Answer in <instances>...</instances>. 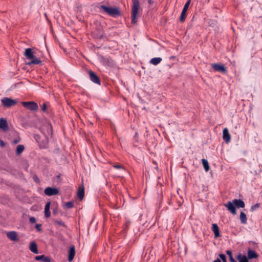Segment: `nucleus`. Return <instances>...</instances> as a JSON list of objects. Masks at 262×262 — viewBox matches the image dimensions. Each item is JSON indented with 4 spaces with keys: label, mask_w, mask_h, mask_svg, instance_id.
Here are the masks:
<instances>
[{
    "label": "nucleus",
    "mask_w": 262,
    "mask_h": 262,
    "mask_svg": "<svg viewBox=\"0 0 262 262\" xmlns=\"http://www.w3.org/2000/svg\"><path fill=\"white\" fill-rule=\"evenodd\" d=\"M224 206L233 215L236 214V207L238 208H244L245 204L244 202L241 199H234L232 202L228 201L224 204Z\"/></svg>",
    "instance_id": "f257e3e1"
},
{
    "label": "nucleus",
    "mask_w": 262,
    "mask_h": 262,
    "mask_svg": "<svg viewBox=\"0 0 262 262\" xmlns=\"http://www.w3.org/2000/svg\"><path fill=\"white\" fill-rule=\"evenodd\" d=\"M99 8L113 17H117L121 15V12L118 8H113L105 5H101Z\"/></svg>",
    "instance_id": "f03ea898"
},
{
    "label": "nucleus",
    "mask_w": 262,
    "mask_h": 262,
    "mask_svg": "<svg viewBox=\"0 0 262 262\" xmlns=\"http://www.w3.org/2000/svg\"><path fill=\"white\" fill-rule=\"evenodd\" d=\"M139 0H133V6L132 8V23L135 24L137 22V14L139 9Z\"/></svg>",
    "instance_id": "7ed1b4c3"
},
{
    "label": "nucleus",
    "mask_w": 262,
    "mask_h": 262,
    "mask_svg": "<svg viewBox=\"0 0 262 262\" xmlns=\"http://www.w3.org/2000/svg\"><path fill=\"white\" fill-rule=\"evenodd\" d=\"M21 104L24 107L32 111H36L38 109V104L34 101H23Z\"/></svg>",
    "instance_id": "20e7f679"
},
{
    "label": "nucleus",
    "mask_w": 262,
    "mask_h": 262,
    "mask_svg": "<svg viewBox=\"0 0 262 262\" xmlns=\"http://www.w3.org/2000/svg\"><path fill=\"white\" fill-rule=\"evenodd\" d=\"M1 102L3 106L6 107H10L16 105L17 103L16 100H14L8 97L3 98L1 100Z\"/></svg>",
    "instance_id": "39448f33"
},
{
    "label": "nucleus",
    "mask_w": 262,
    "mask_h": 262,
    "mask_svg": "<svg viewBox=\"0 0 262 262\" xmlns=\"http://www.w3.org/2000/svg\"><path fill=\"white\" fill-rule=\"evenodd\" d=\"M88 73L90 76V79L93 82L98 85L101 84L100 78L92 70H89L88 71Z\"/></svg>",
    "instance_id": "423d86ee"
},
{
    "label": "nucleus",
    "mask_w": 262,
    "mask_h": 262,
    "mask_svg": "<svg viewBox=\"0 0 262 262\" xmlns=\"http://www.w3.org/2000/svg\"><path fill=\"white\" fill-rule=\"evenodd\" d=\"M211 67L214 71L220 72L222 73L226 74L227 72L226 67L221 63H212Z\"/></svg>",
    "instance_id": "0eeeda50"
},
{
    "label": "nucleus",
    "mask_w": 262,
    "mask_h": 262,
    "mask_svg": "<svg viewBox=\"0 0 262 262\" xmlns=\"http://www.w3.org/2000/svg\"><path fill=\"white\" fill-rule=\"evenodd\" d=\"M44 192L48 196H52L58 194L59 193V190L55 187H49L45 189Z\"/></svg>",
    "instance_id": "6e6552de"
},
{
    "label": "nucleus",
    "mask_w": 262,
    "mask_h": 262,
    "mask_svg": "<svg viewBox=\"0 0 262 262\" xmlns=\"http://www.w3.org/2000/svg\"><path fill=\"white\" fill-rule=\"evenodd\" d=\"M223 139L227 143L230 141L231 136L227 128H225L223 129Z\"/></svg>",
    "instance_id": "1a4fd4ad"
},
{
    "label": "nucleus",
    "mask_w": 262,
    "mask_h": 262,
    "mask_svg": "<svg viewBox=\"0 0 262 262\" xmlns=\"http://www.w3.org/2000/svg\"><path fill=\"white\" fill-rule=\"evenodd\" d=\"M0 128L4 132L9 129L8 123L6 119L3 118L0 119Z\"/></svg>",
    "instance_id": "9d476101"
},
{
    "label": "nucleus",
    "mask_w": 262,
    "mask_h": 262,
    "mask_svg": "<svg viewBox=\"0 0 262 262\" xmlns=\"http://www.w3.org/2000/svg\"><path fill=\"white\" fill-rule=\"evenodd\" d=\"M30 60H31V61L27 63V64L29 66H31L32 64H39L42 62V61L40 59L37 58L34 55L32 56V58L30 59Z\"/></svg>",
    "instance_id": "9b49d317"
},
{
    "label": "nucleus",
    "mask_w": 262,
    "mask_h": 262,
    "mask_svg": "<svg viewBox=\"0 0 262 262\" xmlns=\"http://www.w3.org/2000/svg\"><path fill=\"white\" fill-rule=\"evenodd\" d=\"M211 229L214 234L215 238H217L221 236L219 228L216 224H212Z\"/></svg>",
    "instance_id": "f8f14e48"
},
{
    "label": "nucleus",
    "mask_w": 262,
    "mask_h": 262,
    "mask_svg": "<svg viewBox=\"0 0 262 262\" xmlns=\"http://www.w3.org/2000/svg\"><path fill=\"white\" fill-rule=\"evenodd\" d=\"M35 259L37 261H42L43 262H51V258L46 256L44 255H38L35 257Z\"/></svg>",
    "instance_id": "ddd939ff"
},
{
    "label": "nucleus",
    "mask_w": 262,
    "mask_h": 262,
    "mask_svg": "<svg viewBox=\"0 0 262 262\" xmlns=\"http://www.w3.org/2000/svg\"><path fill=\"white\" fill-rule=\"evenodd\" d=\"M75 255V249L74 246H72L69 251L68 260L72 261Z\"/></svg>",
    "instance_id": "4468645a"
},
{
    "label": "nucleus",
    "mask_w": 262,
    "mask_h": 262,
    "mask_svg": "<svg viewBox=\"0 0 262 262\" xmlns=\"http://www.w3.org/2000/svg\"><path fill=\"white\" fill-rule=\"evenodd\" d=\"M77 195L80 201L83 199L84 196V189L83 186L79 187L77 191Z\"/></svg>",
    "instance_id": "2eb2a0df"
},
{
    "label": "nucleus",
    "mask_w": 262,
    "mask_h": 262,
    "mask_svg": "<svg viewBox=\"0 0 262 262\" xmlns=\"http://www.w3.org/2000/svg\"><path fill=\"white\" fill-rule=\"evenodd\" d=\"M7 236L13 241H17L18 240L16 232L15 231H10L7 232Z\"/></svg>",
    "instance_id": "dca6fc26"
},
{
    "label": "nucleus",
    "mask_w": 262,
    "mask_h": 262,
    "mask_svg": "<svg viewBox=\"0 0 262 262\" xmlns=\"http://www.w3.org/2000/svg\"><path fill=\"white\" fill-rule=\"evenodd\" d=\"M34 55L32 49L31 48H27L25 50L24 55L28 59H30L32 58V56Z\"/></svg>",
    "instance_id": "f3484780"
},
{
    "label": "nucleus",
    "mask_w": 262,
    "mask_h": 262,
    "mask_svg": "<svg viewBox=\"0 0 262 262\" xmlns=\"http://www.w3.org/2000/svg\"><path fill=\"white\" fill-rule=\"evenodd\" d=\"M29 249L31 251V252H32L33 253H34L35 254H38V249H37V244H36V243L35 242H32L30 243Z\"/></svg>",
    "instance_id": "a211bd4d"
},
{
    "label": "nucleus",
    "mask_w": 262,
    "mask_h": 262,
    "mask_svg": "<svg viewBox=\"0 0 262 262\" xmlns=\"http://www.w3.org/2000/svg\"><path fill=\"white\" fill-rule=\"evenodd\" d=\"M258 257V254L254 250L249 249L248 251V258L251 259L253 258H256Z\"/></svg>",
    "instance_id": "6ab92c4d"
},
{
    "label": "nucleus",
    "mask_w": 262,
    "mask_h": 262,
    "mask_svg": "<svg viewBox=\"0 0 262 262\" xmlns=\"http://www.w3.org/2000/svg\"><path fill=\"white\" fill-rule=\"evenodd\" d=\"M51 203L50 202L46 203L45 208V216L46 218H48L51 215V213L50 211V207Z\"/></svg>",
    "instance_id": "aec40b11"
},
{
    "label": "nucleus",
    "mask_w": 262,
    "mask_h": 262,
    "mask_svg": "<svg viewBox=\"0 0 262 262\" xmlns=\"http://www.w3.org/2000/svg\"><path fill=\"white\" fill-rule=\"evenodd\" d=\"M239 262H248V258L245 255L239 253L236 257Z\"/></svg>",
    "instance_id": "412c9836"
},
{
    "label": "nucleus",
    "mask_w": 262,
    "mask_h": 262,
    "mask_svg": "<svg viewBox=\"0 0 262 262\" xmlns=\"http://www.w3.org/2000/svg\"><path fill=\"white\" fill-rule=\"evenodd\" d=\"M239 219L242 224H246L247 223L246 214L244 212H241Z\"/></svg>",
    "instance_id": "4be33fe9"
},
{
    "label": "nucleus",
    "mask_w": 262,
    "mask_h": 262,
    "mask_svg": "<svg viewBox=\"0 0 262 262\" xmlns=\"http://www.w3.org/2000/svg\"><path fill=\"white\" fill-rule=\"evenodd\" d=\"M94 37L97 39H102L104 37V33L102 30L99 31L97 33L94 34Z\"/></svg>",
    "instance_id": "5701e85b"
},
{
    "label": "nucleus",
    "mask_w": 262,
    "mask_h": 262,
    "mask_svg": "<svg viewBox=\"0 0 262 262\" xmlns=\"http://www.w3.org/2000/svg\"><path fill=\"white\" fill-rule=\"evenodd\" d=\"M162 61V58H160V57H155V58H152L150 61V63L155 65V66H156L157 64H158L161 61Z\"/></svg>",
    "instance_id": "b1692460"
},
{
    "label": "nucleus",
    "mask_w": 262,
    "mask_h": 262,
    "mask_svg": "<svg viewBox=\"0 0 262 262\" xmlns=\"http://www.w3.org/2000/svg\"><path fill=\"white\" fill-rule=\"evenodd\" d=\"M24 149H25V147H24V145H18L16 148V155L18 156L20 155L22 153V152L24 151Z\"/></svg>",
    "instance_id": "393cba45"
},
{
    "label": "nucleus",
    "mask_w": 262,
    "mask_h": 262,
    "mask_svg": "<svg viewBox=\"0 0 262 262\" xmlns=\"http://www.w3.org/2000/svg\"><path fill=\"white\" fill-rule=\"evenodd\" d=\"M202 161L204 169L206 171H208L209 169V165L207 160L205 159H203Z\"/></svg>",
    "instance_id": "a878e982"
},
{
    "label": "nucleus",
    "mask_w": 262,
    "mask_h": 262,
    "mask_svg": "<svg viewBox=\"0 0 262 262\" xmlns=\"http://www.w3.org/2000/svg\"><path fill=\"white\" fill-rule=\"evenodd\" d=\"M186 11H185L184 10H182V11L181 14V16L180 17V21L181 23H183L186 18Z\"/></svg>",
    "instance_id": "bb28decb"
},
{
    "label": "nucleus",
    "mask_w": 262,
    "mask_h": 262,
    "mask_svg": "<svg viewBox=\"0 0 262 262\" xmlns=\"http://www.w3.org/2000/svg\"><path fill=\"white\" fill-rule=\"evenodd\" d=\"M73 206H74V203L72 201L68 202L64 205V207L68 209L72 208L73 207Z\"/></svg>",
    "instance_id": "cd10ccee"
},
{
    "label": "nucleus",
    "mask_w": 262,
    "mask_h": 262,
    "mask_svg": "<svg viewBox=\"0 0 262 262\" xmlns=\"http://www.w3.org/2000/svg\"><path fill=\"white\" fill-rule=\"evenodd\" d=\"M260 207V204L259 203H256L254 205H253L251 207L250 211H253L257 208H258Z\"/></svg>",
    "instance_id": "c85d7f7f"
},
{
    "label": "nucleus",
    "mask_w": 262,
    "mask_h": 262,
    "mask_svg": "<svg viewBox=\"0 0 262 262\" xmlns=\"http://www.w3.org/2000/svg\"><path fill=\"white\" fill-rule=\"evenodd\" d=\"M190 2H191V0H188L187 1V2L185 3L184 7H183V10H184L185 11H187L188 10V8L190 5Z\"/></svg>",
    "instance_id": "c756f323"
},
{
    "label": "nucleus",
    "mask_w": 262,
    "mask_h": 262,
    "mask_svg": "<svg viewBox=\"0 0 262 262\" xmlns=\"http://www.w3.org/2000/svg\"><path fill=\"white\" fill-rule=\"evenodd\" d=\"M47 102L43 103L42 104V105L41 106V110H42V111H43L44 112H48V109H47Z\"/></svg>",
    "instance_id": "7c9ffc66"
},
{
    "label": "nucleus",
    "mask_w": 262,
    "mask_h": 262,
    "mask_svg": "<svg viewBox=\"0 0 262 262\" xmlns=\"http://www.w3.org/2000/svg\"><path fill=\"white\" fill-rule=\"evenodd\" d=\"M47 129V131H48V135H50V134H52V126L51 125H48L46 126Z\"/></svg>",
    "instance_id": "2f4dec72"
},
{
    "label": "nucleus",
    "mask_w": 262,
    "mask_h": 262,
    "mask_svg": "<svg viewBox=\"0 0 262 262\" xmlns=\"http://www.w3.org/2000/svg\"><path fill=\"white\" fill-rule=\"evenodd\" d=\"M219 256L222 260V261H224L227 260L226 256L224 254H222V253L219 254Z\"/></svg>",
    "instance_id": "473e14b6"
},
{
    "label": "nucleus",
    "mask_w": 262,
    "mask_h": 262,
    "mask_svg": "<svg viewBox=\"0 0 262 262\" xmlns=\"http://www.w3.org/2000/svg\"><path fill=\"white\" fill-rule=\"evenodd\" d=\"M55 223L57 224L58 225H61L63 227H66L65 223L61 220H60V221L56 220L55 221Z\"/></svg>",
    "instance_id": "72a5a7b5"
},
{
    "label": "nucleus",
    "mask_w": 262,
    "mask_h": 262,
    "mask_svg": "<svg viewBox=\"0 0 262 262\" xmlns=\"http://www.w3.org/2000/svg\"><path fill=\"white\" fill-rule=\"evenodd\" d=\"M113 167H114L115 168H116V169H121V168H123V165H121V164H115L114 165H113Z\"/></svg>",
    "instance_id": "f704fd0d"
},
{
    "label": "nucleus",
    "mask_w": 262,
    "mask_h": 262,
    "mask_svg": "<svg viewBox=\"0 0 262 262\" xmlns=\"http://www.w3.org/2000/svg\"><path fill=\"white\" fill-rule=\"evenodd\" d=\"M41 224H36L35 225V228H36V230L38 231H41Z\"/></svg>",
    "instance_id": "c9c22d12"
},
{
    "label": "nucleus",
    "mask_w": 262,
    "mask_h": 262,
    "mask_svg": "<svg viewBox=\"0 0 262 262\" xmlns=\"http://www.w3.org/2000/svg\"><path fill=\"white\" fill-rule=\"evenodd\" d=\"M29 221L31 223L33 224L36 222V219L34 217H30L29 219Z\"/></svg>",
    "instance_id": "e433bc0d"
},
{
    "label": "nucleus",
    "mask_w": 262,
    "mask_h": 262,
    "mask_svg": "<svg viewBox=\"0 0 262 262\" xmlns=\"http://www.w3.org/2000/svg\"><path fill=\"white\" fill-rule=\"evenodd\" d=\"M226 253L229 257L232 256V251L231 250H228L226 251Z\"/></svg>",
    "instance_id": "4c0bfd02"
},
{
    "label": "nucleus",
    "mask_w": 262,
    "mask_h": 262,
    "mask_svg": "<svg viewBox=\"0 0 262 262\" xmlns=\"http://www.w3.org/2000/svg\"><path fill=\"white\" fill-rule=\"evenodd\" d=\"M0 145L2 147H5L6 145L5 142L2 140H0Z\"/></svg>",
    "instance_id": "58836bf2"
},
{
    "label": "nucleus",
    "mask_w": 262,
    "mask_h": 262,
    "mask_svg": "<svg viewBox=\"0 0 262 262\" xmlns=\"http://www.w3.org/2000/svg\"><path fill=\"white\" fill-rule=\"evenodd\" d=\"M229 260L230 262H236L233 256L229 257Z\"/></svg>",
    "instance_id": "ea45409f"
},
{
    "label": "nucleus",
    "mask_w": 262,
    "mask_h": 262,
    "mask_svg": "<svg viewBox=\"0 0 262 262\" xmlns=\"http://www.w3.org/2000/svg\"><path fill=\"white\" fill-rule=\"evenodd\" d=\"M213 262H227V260L224 261H221V260L219 258H216L215 260L213 261Z\"/></svg>",
    "instance_id": "a19ab883"
},
{
    "label": "nucleus",
    "mask_w": 262,
    "mask_h": 262,
    "mask_svg": "<svg viewBox=\"0 0 262 262\" xmlns=\"http://www.w3.org/2000/svg\"><path fill=\"white\" fill-rule=\"evenodd\" d=\"M19 142V140L15 139L13 141V144H16Z\"/></svg>",
    "instance_id": "79ce46f5"
},
{
    "label": "nucleus",
    "mask_w": 262,
    "mask_h": 262,
    "mask_svg": "<svg viewBox=\"0 0 262 262\" xmlns=\"http://www.w3.org/2000/svg\"><path fill=\"white\" fill-rule=\"evenodd\" d=\"M153 163H154L155 165H156V167H155V168H156L157 170H158V166H157V162H156L155 161H153Z\"/></svg>",
    "instance_id": "37998d69"
},
{
    "label": "nucleus",
    "mask_w": 262,
    "mask_h": 262,
    "mask_svg": "<svg viewBox=\"0 0 262 262\" xmlns=\"http://www.w3.org/2000/svg\"><path fill=\"white\" fill-rule=\"evenodd\" d=\"M148 3L149 5H151L154 3V1L152 0H148Z\"/></svg>",
    "instance_id": "c03bdc74"
},
{
    "label": "nucleus",
    "mask_w": 262,
    "mask_h": 262,
    "mask_svg": "<svg viewBox=\"0 0 262 262\" xmlns=\"http://www.w3.org/2000/svg\"><path fill=\"white\" fill-rule=\"evenodd\" d=\"M178 203L179 207H180L182 205V203L180 201H178Z\"/></svg>",
    "instance_id": "a18cd8bd"
},
{
    "label": "nucleus",
    "mask_w": 262,
    "mask_h": 262,
    "mask_svg": "<svg viewBox=\"0 0 262 262\" xmlns=\"http://www.w3.org/2000/svg\"><path fill=\"white\" fill-rule=\"evenodd\" d=\"M56 212H57V210H55V209H54V210L53 211V214H56Z\"/></svg>",
    "instance_id": "49530a36"
}]
</instances>
